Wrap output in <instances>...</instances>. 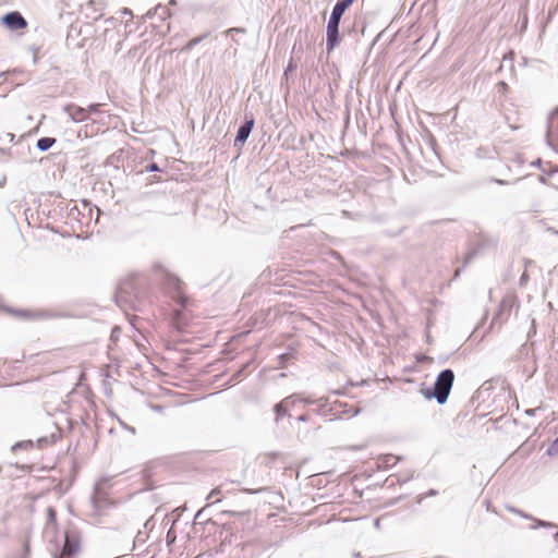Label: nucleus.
<instances>
[{"mask_svg": "<svg viewBox=\"0 0 558 558\" xmlns=\"http://www.w3.org/2000/svg\"><path fill=\"white\" fill-rule=\"evenodd\" d=\"M254 119L251 118L250 120H246L238 130L234 144H244L246 140L248 138L253 128H254Z\"/></svg>", "mask_w": 558, "mask_h": 558, "instance_id": "9b49d317", "label": "nucleus"}, {"mask_svg": "<svg viewBox=\"0 0 558 558\" xmlns=\"http://www.w3.org/2000/svg\"><path fill=\"white\" fill-rule=\"evenodd\" d=\"M204 512V509H201L196 514H195V520L197 519H202V514Z\"/></svg>", "mask_w": 558, "mask_h": 558, "instance_id": "ea45409f", "label": "nucleus"}, {"mask_svg": "<svg viewBox=\"0 0 558 558\" xmlns=\"http://www.w3.org/2000/svg\"><path fill=\"white\" fill-rule=\"evenodd\" d=\"M301 400V396L298 393H293L291 396H288L282 401H289L287 404V408L290 410L296 402Z\"/></svg>", "mask_w": 558, "mask_h": 558, "instance_id": "4be33fe9", "label": "nucleus"}, {"mask_svg": "<svg viewBox=\"0 0 558 558\" xmlns=\"http://www.w3.org/2000/svg\"><path fill=\"white\" fill-rule=\"evenodd\" d=\"M454 381V373L450 368L442 369L436 377L433 388L423 390L426 399H435L438 404H445Z\"/></svg>", "mask_w": 558, "mask_h": 558, "instance_id": "7ed1b4c3", "label": "nucleus"}, {"mask_svg": "<svg viewBox=\"0 0 558 558\" xmlns=\"http://www.w3.org/2000/svg\"><path fill=\"white\" fill-rule=\"evenodd\" d=\"M28 556H29V545H28V543H25L23 550L21 553L12 555L11 558H28Z\"/></svg>", "mask_w": 558, "mask_h": 558, "instance_id": "5701e85b", "label": "nucleus"}, {"mask_svg": "<svg viewBox=\"0 0 558 558\" xmlns=\"http://www.w3.org/2000/svg\"><path fill=\"white\" fill-rule=\"evenodd\" d=\"M537 526H554V524L546 522V521L538 520Z\"/></svg>", "mask_w": 558, "mask_h": 558, "instance_id": "c9c22d12", "label": "nucleus"}, {"mask_svg": "<svg viewBox=\"0 0 558 558\" xmlns=\"http://www.w3.org/2000/svg\"><path fill=\"white\" fill-rule=\"evenodd\" d=\"M56 143V138L54 137H41L37 141L36 143V147L40 150V151H47L48 149H50Z\"/></svg>", "mask_w": 558, "mask_h": 558, "instance_id": "dca6fc26", "label": "nucleus"}, {"mask_svg": "<svg viewBox=\"0 0 558 558\" xmlns=\"http://www.w3.org/2000/svg\"><path fill=\"white\" fill-rule=\"evenodd\" d=\"M131 234L128 228L121 226L119 234V243L123 248H128L131 245Z\"/></svg>", "mask_w": 558, "mask_h": 558, "instance_id": "f3484780", "label": "nucleus"}, {"mask_svg": "<svg viewBox=\"0 0 558 558\" xmlns=\"http://www.w3.org/2000/svg\"><path fill=\"white\" fill-rule=\"evenodd\" d=\"M64 111L75 122H84L88 119V109L76 106V105L65 106Z\"/></svg>", "mask_w": 558, "mask_h": 558, "instance_id": "9d476101", "label": "nucleus"}, {"mask_svg": "<svg viewBox=\"0 0 558 558\" xmlns=\"http://www.w3.org/2000/svg\"><path fill=\"white\" fill-rule=\"evenodd\" d=\"M169 3L170 4H175V0H171Z\"/></svg>", "mask_w": 558, "mask_h": 558, "instance_id": "4d7b16f0", "label": "nucleus"}, {"mask_svg": "<svg viewBox=\"0 0 558 558\" xmlns=\"http://www.w3.org/2000/svg\"><path fill=\"white\" fill-rule=\"evenodd\" d=\"M155 15H157L161 21L166 20L169 16L168 8L158 4L154 10H149L145 15H142V24L145 23L147 19H154Z\"/></svg>", "mask_w": 558, "mask_h": 558, "instance_id": "ddd939ff", "label": "nucleus"}, {"mask_svg": "<svg viewBox=\"0 0 558 558\" xmlns=\"http://www.w3.org/2000/svg\"><path fill=\"white\" fill-rule=\"evenodd\" d=\"M104 8H105L104 0H89L84 8L85 15L88 19L97 21L98 19H100L102 16L101 11L104 10Z\"/></svg>", "mask_w": 558, "mask_h": 558, "instance_id": "1a4fd4ad", "label": "nucleus"}, {"mask_svg": "<svg viewBox=\"0 0 558 558\" xmlns=\"http://www.w3.org/2000/svg\"><path fill=\"white\" fill-rule=\"evenodd\" d=\"M161 271L162 283L171 294V299L174 300L182 308L185 307L187 299L182 293V282L174 275L162 269L161 266H156Z\"/></svg>", "mask_w": 558, "mask_h": 558, "instance_id": "20e7f679", "label": "nucleus"}, {"mask_svg": "<svg viewBox=\"0 0 558 558\" xmlns=\"http://www.w3.org/2000/svg\"><path fill=\"white\" fill-rule=\"evenodd\" d=\"M7 74H8V72H0V77L4 76Z\"/></svg>", "mask_w": 558, "mask_h": 558, "instance_id": "603ef678", "label": "nucleus"}, {"mask_svg": "<svg viewBox=\"0 0 558 558\" xmlns=\"http://www.w3.org/2000/svg\"><path fill=\"white\" fill-rule=\"evenodd\" d=\"M551 17H553V12H549L547 20L549 21Z\"/></svg>", "mask_w": 558, "mask_h": 558, "instance_id": "864d4df0", "label": "nucleus"}, {"mask_svg": "<svg viewBox=\"0 0 558 558\" xmlns=\"http://www.w3.org/2000/svg\"><path fill=\"white\" fill-rule=\"evenodd\" d=\"M542 170H543V172L547 173L548 175H553L554 173H558V166L550 168L549 171H546L545 169H542Z\"/></svg>", "mask_w": 558, "mask_h": 558, "instance_id": "f704fd0d", "label": "nucleus"}, {"mask_svg": "<svg viewBox=\"0 0 558 558\" xmlns=\"http://www.w3.org/2000/svg\"><path fill=\"white\" fill-rule=\"evenodd\" d=\"M205 37H207V34H204L203 36L196 37L193 40H191V46L199 44Z\"/></svg>", "mask_w": 558, "mask_h": 558, "instance_id": "72a5a7b5", "label": "nucleus"}, {"mask_svg": "<svg viewBox=\"0 0 558 558\" xmlns=\"http://www.w3.org/2000/svg\"><path fill=\"white\" fill-rule=\"evenodd\" d=\"M118 330H119V328H118V327H116V328H113V329H112V337H113V336H118V332H117Z\"/></svg>", "mask_w": 558, "mask_h": 558, "instance_id": "c03bdc74", "label": "nucleus"}, {"mask_svg": "<svg viewBox=\"0 0 558 558\" xmlns=\"http://www.w3.org/2000/svg\"><path fill=\"white\" fill-rule=\"evenodd\" d=\"M246 31L243 27H231L222 33L226 37H230L232 41L239 45V40L234 37V34H245Z\"/></svg>", "mask_w": 558, "mask_h": 558, "instance_id": "a211bd4d", "label": "nucleus"}, {"mask_svg": "<svg viewBox=\"0 0 558 558\" xmlns=\"http://www.w3.org/2000/svg\"><path fill=\"white\" fill-rule=\"evenodd\" d=\"M527 281H529V275H527L526 270H524L520 277L519 282L521 286H525L527 283Z\"/></svg>", "mask_w": 558, "mask_h": 558, "instance_id": "cd10ccee", "label": "nucleus"}, {"mask_svg": "<svg viewBox=\"0 0 558 558\" xmlns=\"http://www.w3.org/2000/svg\"><path fill=\"white\" fill-rule=\"evenodd\" d=\"M101 104H92L86 109H88V116L92 113H99L100 112Z\"/></svg>", "mask_w": 558, "mask_h": 558, "instance_id": "393cba45", "label": "nucleus"}, {"mask_svg": "<svg viewBox=\"0 0 558 558\" xmlns=\"http://www.w3.org/2000/svg\"><path fill=\"white\" fill-rule=\"evenodd\" d=\"M498 90L502 92V93H506L508 90V84L505 83L504 81H500L498 83Z\"/></svg>", "mask_w": 558, "mask_h": 558, "instance_id": "c756f323", "label": "nucleus"}, {"mask_svg": "<svg viewBox=\"0 0 558 558\" xmlns=\"http://www.w3.org/2000/svg\"><path fill=\"white\" fill-rule=\"evenodd\" d=\"M343 413H350V416H355L359 413V410L354 409L352 412L344 410Z\"/></svg>", "mask_w": 558, "mask_h": 558, "instance_id": "4c0bfd02", "label": "nucleus"}, {"mask_svg": "<svg viewBox=\"0 0 558 558\" xmlns=\"http://www.w3.org/2000/svg\"><path fill=\"white\" fill-rule=\"evenodd\" d=\"M130 430L135 434V428L131 427Z\"/></svg>", "mask_w": 558, "mask_h": 558, "instance_id": "6e6d98bb", "label": "nucleus"}, {"mask_svg": "<svg viewBox=\"0 0 558 558\" xmlns=\"http://www.w3.org/2000/svg\"><path fill=\"white\" fill-rule=\"evenodd\" d=\"M533 166H537V167H541L542 165V160L541 159H537L535 161L532 162Z\"/></svg>", "mask_w": 558, "mask_h": 558, "instance_id": "a19ab883", "label": "nucleus"}, {"mask_svg": "<svg viewBox=\"0 0 558 558\" xmlns=\"http://www.w3.org/2000/svg\"><path fill=\"white\" fill-rule=\"evenodd\" d=\"M293 68H294V66H293V64H292V60H290V62H289V64H288V66H287V69H286V72H284V73L287 74V72H288V71H292V70H293Z\"/></svg>", "mask_w": 558, "mask_h": 558, "instance_id": "58836bf2", "label": "nucleus"}, {"mask_svg": "<svg viewBox=\"0 0 558 558\" xmlns=\"http://www.w3.org/2000/svg\"><path fill=\"white\" fill-rule=\"evenodd\" d=\"M355 0H338L332 8L326 29V50L330 53L340 44L339 25L345 10Z\"/></svg>", "mask_w": 558, "mask_h": 558, "instance_id": "f03ea898", "label": "nucleus"}, {"mask_svg": "<svg viewBox=\"0 0 558 558\" xmlns=\"http://www.w3.org/2000/svg\"><path fill=\"white\" fill-rule=\"evenodd\" d=\"M121 15H122V17L128 16V17H130V20H132V19H133V13H132V11H131V10H129V9H126V8H124V9L121 11Z\"/></svg>", "mask_w": 558, "mask_h": 558, "instance_id": "c85d7f7f", "label": "nucleus"}, {"mask_svg": "<svg viewBox=\"0 0 558 558\" xmlns=\"http://www.w3.org/2000/svg\"><path fill=\"white\" fill-rule=\"evenodd\" d=\"M399 460L400 458L396 457L395 454H383L377 459V469L383 471L389 470L390 468L395 466Z\"/></svg>", "mask_w": 558, "mask_h": 558, "instance_id": "f8f14e48", "label": "nucleus"}, {"mask_svg": "<svg viewBox=\"0 0 558 558\" xmlns=\"http://www.w3.org/2000/svg\"><path fill=\"white\" fill-rule=\"evenodd\" d=\"M308 420H310V417H308V415H306V414H302V415H300V416L298 417V421H299V422H303V423H304V422H307Z\"/></svg>", "mask_w": 558, "mask_h": 558, "instance_id": "e433bc0d", "label": "nucleus"}, {"mask_svg": "<svg viewBox=\"0 0 558 558\" xmlns=\"http://www.w3.org/2000/svg\"><path fill=\"white\" fill-rule=\"evenodd\" d=\"M527 415H532L533 414V410H526L525 412Z\"/></svg>", "mask_w": 558, "mask_h": 558, "instance_id": "8fccbe9b", "label": "nucleus"}, {"mask_svg": "<svg viewBox=\"0 0 558 558\" xmlns=\"http://www.w3.org/2000/svg\"><path fill=\"white\" fill-rule=\"evenodd\" d=\"M57 525V512L52 507L47 508V522L46 526H56Z\"/></svg>", "mask_w": 558, "mask_h": 558, "instance_id": "412c9836", "label": "nucleus"}, {"mask_svg": "<svg viewBox=\"0 0 558 558\" xmlns=\"http://www.w3.org/2000/svg\"><path fill=\"white\" fill-rule=\"evenodd\" d=\"M531 264H532V262H531V260H527V259H526V260L524 262L525 267H527V266H529V265H531Z\"/></svg>", "mask_w": 558, "mask_h": 558, "instance_id": "09e8293b", "label": "nucleus"}, {"mask_svg": "<svg viewBox=\"0 0 558 558\" xmlns=\"http://www.w3.org/2000/svg\"><path fill=\"white\" fill-rule=\"evenodd\" d=\"M545 138L547 145L558 151V107L548 116Z\"/></svg>", "mask_w": 558, "mask_h": 558, "instance_id": "0eeeda50", "label": "nucleus"}, {"mask_svg": "<svg viewBox=\"0 0 558 558\" xmlns=\"http://www.w3.org/2000/svg\"><path fill=\"white\" fill-rule=\"evenodd\" d=\"M172 320L175 327L181 329L187 325L189 317L182 310H173Z\"/></svg>", "mask_w": 558, "mask_h": 558, "instance_id": "4468645a", "label": "nucleus"}, {"mask_svg": "<svg viewBox=\"0 0 558 558\" xmlns=\"http://www.w3.org/2000/svg\"><path fill=\"white\" fill-rule=\"evenodd\" d=\"M475 255V251L469 252L464 257V264H469Z\"/></svg>", "mask_w": 558, "mask_h": 558, "instance_id": "473e14b6", "label": "nucleus"}, {"mask_svg": "<svg viewBox=\"0 0 558 558\" xmlns=\"http://www.w3.org/2000/svg\"><path fill=\"white\" fill-rule=\"evenodd\" d=\"M146 171L148 172H153V171H159V167L157 163H149L148 166H146Z\"/></svg>", "mask_w": 558, "mask_h": 558, "instance_id": "7c9ffc66", "label": "nucleus"}, {"mask_svg": "<svg viewBox=\"0 0 558 558\" xmlns=\"http://www.w3.org/2000/svg\"><path fill=\"white\" fill-rule=\"evenodd\" d=\"M80 550V537L75 532H65L64 544L60 555L53 554L52 558H73Z\"/></svg>", "mask_w": 558, "mask_h": 558, "instance_id": "423d86ee", "label": "nucleus"}, {"mask_svg": "<svg viewBox=\"0 0 558 558\" xmlns=\"http://www.w3.org/2000/svg\"><path fill=\"white\" fill-rule=\"evenodd\" d=\"M547 454L551 457L558 454V437L548 447Z\"/></svg>", "mask_w": 558, "mask_h": 558, "instance_id": "b1692460", "label": "nucleus"}, {"mask_svg": "<svg viewBox=\"0 0 558 558\" xmlns=\"http://www.w3.org/2000/svg\"><path fill=\"white\" fill-rule=\"evenodd\" d=\"M289 401H280L279 403H277L275 407H274V411H275V414H276V417H275V422L276 424L279 423V421L288 415V412H289V409L287 408V404H288Z\"/></svg>", "mask_w": 558, "mask_h": 558, "instance_id": "2eb2a0df", "label": "nucleus"}, {"mask_svg": "<svg viewBox=\"0 0 558 558\" xmlns=\"http://www.w3.org/2000/svg\"><path fill=\"white\" fill-rule=\"evenodd\" d=\"M520 14H522L521 32H523L527 27V13L525 10H520Z\"/></svg>", "mask_w": 558, "mask_h": 558, "instance_id": "a878e982", "label": "nucleus"}, {"mask_svg": "<svg viewBox=\"0 0 558 558\" xmlns=\"http://www.w3.org/2000/svg\"><path fill=\"white\" fill-rule=\"evenodd\" d=\"M219 495H220V489H219V488H215V489H213V490L209 493V495L207 496V499H208V500H209V499H213V498H215V497H217V496H219Z\"/></svg>", "mask_w": 558, "mask_h": 558, "instance_id": "2f4dec72", "label": "nucleus"}, {"mask_svg": "<svg viewBox=\"0 0 558 558\" xmlns=\"http://www.w3.org/2000/svg\"><path fill=\"white\" fill-rule=\"evenodd\" d=\"M299 402H304L305 404H317V407L323 410L327 403H328V399L327 398H319V399H311V398H301V400Z\"/></svg>", "mask_w": 558, "mask_h": 558, "instance_id": "6ab92c4d", "label": "nucleus"}, {"mask_svg": "<svg viewBox=\"0 0 558 558\" xmlns=\"http://www.w3.org/2000/svg\"><path fill=\"white\" fill-rule=\"evenodd\" d=\"M118 330H119V328H118V327H116V328H113V329H112V337H113V336H118V332H117Z\"/></svg>", "mask_w": 558, "mask_h": 558, "instance_id": "a18cd8bd", "label": "nucleus"}, {"mask_svg": "<svg viewBox=\"0 0 558 558\" xmlns=\"http://www.w3.org/2000/svg\"><path fill=\"white\" fill-rule=\"evenodd\" d=\"M245 492H247V493H250V494H253V493H257L258 490L245 489Z\"/></svg>", "mask_w": 558, "mask_h": 558, "instance_id": "3c124183", "label": "nucleus"}, {"mask_svg": "<svg viewBox=\"0 0 558 558\" xmlns=\"http://www.w3.org/2000/svg\"><path fill=\"white\" fill-rule=\"evenodd\" d=\"M34 448L33 440H22L12 446V451L29 450Z\"/></svg>", "mask_w": 558, "mask_h": 558, "instance_id": "aec40b11", "label": "nucleus"}, {"mask_svg": "<svg viewBox=\"0 0 558 558\" xmlns=\"http://www.w3.org/2000/svg\"><path fill=\"white\" fill-rule=\"evenodd\" d=\"M1 24L10 31H20L27 27L26 19L19 12L12 11L1 17Z\"/></svg>", "mask_w": 558, "mask_h": 558, "instance_id": "6e6552de", "label": "nucleus"}, {"mask_svg": "<svg viewBox=\"0 0 558 558\" xmlns=\"http://www.w3.org/2000/svg\"><path fill=\"white\" fill-rule=\"evenodd\" d=\"M539 182H542V183H546V178H545L544 175H541V177H539Z\"/></svg>", "mask_w": 558, "mask_h": 558, "instance_id": "49530a36", "label": "nucleus"}, {"mask_svg": "<svg viewBox=\"0 0 558 558\" xmlns=\"http://www.w3.org/2000/svg\"><path fill=\"white\" fill-rule=\"evenodd\" d=\"M512 511H513V512H517V513H519V514H521V515H522V517H524V518H527V515L523 514V513H522V511H518V510H514V509H512Z\"/></svg>", "mask_w": 558, "mask_h": 558, "instance_id": "de8ad7c7", "label": "nucleus"}, {"mask_svg": "<svg viewBox=\"0 0 558 558\" xmlns=\"http://www.w3.org/2000/svg\"><path fill=\"white\" fill-rule=\"evenodd\" d=\"M437 494L436 490L434 489H430L428 493H427V496H435Z\"/></svg>", "mask_w": 558, "mask_h": 558, "instance_id": "37998d69", "label": "nucleus"}, {"mask_svg": "<svg viewBox=\"0 0 558 558\" xmlns=\"http://www.w3.org/2000/svg\"><path fill=\"white\" fill-rule=\"evenodd\" d=\"M554 538L557 541L558 539V532L554 535Z\"/></svg>", "mask_w": 558, "mask_h": 558, "instance_id": "5fc2aeb1", "label": "nucleus"}, {"mask_svg": "<svg viewBox=\"0 0 558 558\" xmlns=\"http://www.w3.org/2000/svg\"><path fill=\"white\" fill-rule=\"evenodd\" d=\"M116 303L125 312L133 328L138 330V316L129 313L130 310L136 312L140 306V279L136 272H131L120 281L116 293Z\"/></svg>", "mask_w": 558, "mask_h": 558, "instance_id": "f257e3e1", "label": "nucleus"}, {"mask_svg": "<svg viewBox=\"0 0 558 558\" xmlns=\"http://www.w3.org/2000/svg\"><path fill=\"white\" fill-rule=\"evenodd\" d=\"M53 440H49L48 437H40L37 439V447L43 448L47 446L49 442H52Z\"/></svg>", "mask_w": 558, "mask_h": 558, "instance_id": "bb28decb", "label": "nucleus"}, {"mask_svg": "<svg viewBox=\"0 0 558 558\" xmlns=\"http://www.w3.org/2000/svg\"><path fill=\"white\" fill-rule=\"evenodd\" d=\"M145 357H146L147 366H148L149 368L154 369L151 362L148 360V357H147V356H145Z\"/></svg>", "mask_w": 558, "mask_h": 558, "instance_id": "79ce46f5", "label": "nucleus"}, {"mask_svg": "<svg viewBox=\"0 0 558 558\" xmlns=\"http://www.w3.org/2000/svg\"><path fill=\"white\" fill-rule=\"evenodd\" d=\"M108 483L109 478L102 477L95 484L94 493L90 497V502L95 515H100L102 510H105L110 505L108 493L106 490Z\"/></svg>", "mask_w": 558, "mask_h": 558, "instance_id": "39448f33", "label": "nucleus"}]
</instances>
